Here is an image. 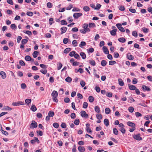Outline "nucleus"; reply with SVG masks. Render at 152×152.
I'll list each match as a JSON object with an SVG mask.
<instances>
[{"instance_id":"obj_1","label":"nucleus","mask_w":152,"mask_h":152,"mask_svg":"<svg viewBox=\"0 0 152 152\" xmlns=\"http://www.w3.org/2000/svg\"><path fill=\"white\" fill-rule=\"evenodd\" d=\"M37 126V124L34 121H32V123L31 124L30 128L31 129H33L34 128H36Z\"/></svg>"},{"instance_id":"obj_2","label":"nucleus","mask_w":152,"mask_h":152,"mask_svg":"<svg viewBox=\"0 0 152 152\" xmlns=\"http://www.w3.org/2000/svg\"><path fill=\"white\" fill-rule=\"evenodd\" d=\"M80 115L82 117L85 118H87L88 117V115L86 112L84 110L81 111L80 112Z\"/></svg>"},{"instance_id":"obj_3","label":"nucleus","mask_w":152,"mask_h":152,"mask_svg":"<svg viewBox=\"0 0 152 152\" xmlns=\"http://www.w3.org/2000/svg\"><path fill=\"white\" fill-rule=\"evenodd\" d=\"M116 26L121 32H125V29L122 27L120 23L117 24Z\"/></svg>"},{"instance_id":"obj_4","label":"nucleus","mask_w":152,"mask_h":152,"mask_svg":"<svg viewBox=\"0 0 152 152\" xmlns=\"http://www.w3.org/2000/svg\"><path fill=\"white\" fill-rule=\"evenodd\" d=\"M133 137L134 139L137 140H142V138L140 137V134H134L133 135Z\"/></svg>"},{"instance_id":"obj_5","label":"nucleus","mask_w":152,"mask_h":152,"mask_svg":"<svg viewBox=\"0 0 152 152\" xmlns=\"http://www.w3.org/2000/svg\"><path fill=\"white\" fill-rule=\"evenodd\" d=\"M142 89L144 92L145 91H149L151 90V89L150 88L145 85H142Z\"/></svg>"},{"instance_id":"obj_6","label":"nucleus","mask_w":152,"mask_h":152,"mask_svg":"<svg viewBox=\"0 0 152 152\" xmlns=\"http://www.w3.org/2000/svg\"><path fill=\"white\" fill-rule=\"evenodd\" d=\"M117 30L116 29H114L111 30L110 32L111 35L113 36H115L116 34V31Z\"/></svg>"},{"instance_id":"obj_7","label":"nucleus","mask_w":152,"mask_h":152,"mask_svg":"<svg viewBox=\"0 0 152 152\" xmlns=\"http://www.w3.org/2000/svg\"><path fill=\"white\" fill-rule=\"evenodd\" d=\"M102 49L104 53L106 54H109V51L108 49L106 46H103L102 48Z\"/></svg>"},{"instance_id":"obj_8","label":"nucleus","mask_w":152,"mask_h":152,"mask_svg":"<svg viewBox=\"0 0 152 152\" xmlns=\"http://www.w3.org/2000/svg\"><path fill=\"white\" fill-rule=\"evenodd\" d=\"M36 142H37L38 143H39V141L38 140V138L36 137H34V139L31 140V143L32 144H34Z\"/></svg>"},{"instance_id":"obj_9","label":"nucleus","mask_w":152,"mask_h":152,"mask_svg":"<svg viewBox=\"0 0 152 152\" xmlns=\"http://www.w3.org/2000/svg\"><path fill=\"white\" fill-rule=\"evenodd\" d=\"M127 58L130 60H132L134 59V57L132 55L130 54V53H128L126 55Z\"/></svg>"},{"instance_id":"obj_10","label":"nucleus","mask_w":152,"mask_h":152,"mask_svg":"<svg viewBox=\"0 0 152 152\" xmlns=\"http://www.w3.org/2000/svg\"><path fill=\"white\" fill-rule=\"evenodd\" d=\"M67 29V28L66 27H63L61 28V34H63V33H65Z\"/></svg>"},{"instance_id":"obj_11","label":"nucleus","mask_w":152,"mask_h":152,"mask_svg":"<svg viewBox=\"0 0 152 152\" xmlns=\"http://www.w3.org/2000/svg\"><path fill=\"white\" fill-rule=\"evenodd\" d=\"M127 124L128 126L130 127H133L135 126V124L130 121L127 122Z\"/></svg>"},{"instance_id":"obj_12","label":"nucleus","mask_w":152,"mask_h":152,"mask_svg":"<svg viewBox=\"0 0 152 152\" xmlns=\"http://www.w3.org/2000/svg\"><path fill=\"white\" fill-rule=\"evenodd\" d=\"M0 75L1 76L2 78L3 79H5L6 77L5 73L3 71L0 72Z\"/></svg>"},{"instance_id":"obj_13","label":"nucleus","mask_w":152,"mask_h":152,"mask_svg":"<svg viewBox=\"0 0 152 152\" xmlns=\"http://www.w3.org/2000/svg\"><path fill=\"white\" fill-rule=\"evenodd\" d=\"M129 88L130 90H134L136 89V86L133 85H130L129 84L128 85Z\"/></svg>"},{"instance_id":"obj_14","label":"nucleus","mask_w":152,"mask_h":152,"mask_svg":"<svg viewBox=\"0 0 152 152\" xmlns=\"http://www.w3.org/2000/svg\"><path fill=\"white\" fill-rule=\"evenodd\" d=\"M51 95L53 97H57L58 95L57 92L55 91H53L51 94Z\"/></svg>"},{"instance_id":"obj_15","label":"nucleus","mask_w":152,"mask_h":152,"mask_svg":"<svg viewBox=\"0 0 152 152\" xmlns=\"http://www.w3.org/2000/svg\"><path fill=\"white\" fill-rule=\"evenodd\" d=\"M78 149L80 152H84L85 150V148L83 146H79Z\"/></svg>"},{"instance_id":"obj_16","label":"nucleus","mask_w":152,"mask_h":152,"mask_svg":"<svg viewBox=\"0 0 152 152\" xmlns=\"http://www.w3.org/2000/svg\"><path fill=\"white\" fill-rule=\"evenodd\" d=\"M118 83L120 86H123L124 85V83L122 79L119 78L118 79Z\"/></svg>"},{"instance_id":"obj_17","label":"nucleus","mask_w":152,"mask_h":152,"mask_svg":"<svg viewBox=\"0 0 152 152\" xmlns=\"http://www.w3.org/2000/svg\"><path fill=\"white\" fill-rule=\"evenodd\" d=\"M118 40L121 42H125L126 40L124 37H121L118 39Z\"/></svg>"},{"instance_id":"obj_18","label":"nucleus","mask_w":152,"mask_h":152,"mask_svg":"<svg viewBox=\"0 0 152 152\" xmlns=\"http://www.w3.org/2000/svg\"><path fill=\"white\" fill-rule=\"evenodd\" d=\"M104 123L106 126H109V121L107 119H105L104 121Z\"/></svg>"},{"instance_id":"obj_19","label":"nucleus","mask_w":152,"mask_h":152,"mask_svg":"<svg viewBox=\"0 0 152 152\" xmlns=\"http://www.w3.org/2000/svg\"><path fill=\"white\" fill-rule=\"evenodd\" d=\"M94 110L95 111L96 113H99L100 112V108L99 107L97 106L95 107Z\"/></svg>"},{"instance_id":"obj_20","label":"nucleus","mask_w":152,"mask_h":152,"mask_svg":"<svg viewBox=\"0 0 152 152\" xmlns=\"http://www.w3.org/2000/svg\"><path fill=\"white\" fill-rule=\"evenodd\" d=\"M88 25L89 28H94L96 27L95 24L93 23H89Z\"/></svg>"},{"instance_id":"obj_21","label":"nucleus","mask_w":152,"mask_h":152,"mask_svg":"<svg viewBox=\"0 0 152 152\" xmlns=\"http://www.w3.org/2000/svg\"><path fill=\"white\" fill-rule=\"evenodd\" d=\"M39 54V52L37 51H34L32 54L34 58H36Z\"/></svg>"},{"instance_id":"obj_22","label":"nucleus","mask_w":152,"mask_h":152,"mask_svg":"<svg viewBox=\"0 0 152 152\" xmlns=\"http://www.w3.org/2000/svg\"><path fill=\"white\" fill-rule=\"evenodd\" d=\"M80 55L81 56L82 58L83 59H85L86 58V55L85 53L83 52H81L80 53Z\"/></svg>"},{"instance_id":"obj_23","label":"nucleus","mask_w":152,"mask_h":152,"mask_svg":"<svg viewBox=\"0 0 152 152\" xmlns=\"http://www.w3.org/2000/svg\"><path fill=\"white\" fill-rule=\"evenodd\" d=\"M75 51H72L69 54V55L71 57L74 56V57L76 58V55L75 54Z\"/></svg>"},{"instance_id":"obj_24","label":"nucleus","mask_w":152,"mask_h":152,"mask_svg":"<svg viewBox=\"0 0 152 152\" xmlns=\"http://www.w3.org/2000/svg\"><path fill=\"white\" fill-rule=\"evenodd\" d=\"M30 109L33 112H35L37 110L35 106L34 105H32L31 106Z\"/></svg>"},{"instance_id":"obj_25","label":"nucleus","mask_w":152,"mask_h":152,"mask_svg":"<svg viewBox=\"0 0 152 152\" xmlns=\"http://www.w3.org/2000/svg\"><path fill=\"white\" fill-rule=\"evenodd\" d=\"M86 42L84 41L81 42L80 44L79 45V46L81 48H82L83 46H86Z\"/></svg>"},{"instance_id":"obj_26","label":"nucleus","mask_w":152,"mask_h":152,"mask_svg":"<svg viewBox=\"0 0 152 152\" xmlns=\"http://www.w3.org/2000/svg\"><path fill=\"white\" fill-rule=\"evenodd\" d=\"M101 64L102 66H104L106 65L107 62L105 60H102L101 61Z\"/></svg>"},{"instance_id":"obj_27","label":"nucleus","mask_w":152,"mask_h":152,"mask_svg":"<svg viewBox=\"0 0 152 152\" xmlns=\"http://www.w3.org/2000/svg\"><path fill=\"white\" fill-rule=\"evenodd\" d=\"M96 117L97 119L100 120L102 118V116L101 114L99 113L96 115Z\"/></svg>"},{"instance_id":"obj_28","label":"nucleus","mask_w":152,"mask_h":152,"mask_svg":"<svg viewBox=\"0 0 152 152\" xmlns=\"http://www.w3.org/2000/svg\"><path fill=\"white\" fill-rule=\"evenodd\" d=\"M89 63L93 66H94L96 65V63L94 60H89Z\"/></svg>"},{"instance_id":"obj_29","label":"nucleus","mask_w":152,"mask_h":152,"mask_svg":"<svg viewBox=\"0 0 152 152\" xmlns=\"http://www.w3.org/2000/svg\"><path fill=\"white\" fill-rule=\"evenodd\" d=\"M71 50V49L70 48H68L65 49L64 51V52L65 53H67Z\"/></svg>"},{"instance_id":"obj_30","label":"nucleus","mask_w":152,"mask_h":152,"mask_svg":"<svg viewBox=\"0 0 152 152\" xmlns=\"http://www.w3.org/2000/svg\"><path fill=\"white\" fill-rule=\"evenodd\" d=\"M110 112H111V110H110V109L108 107H107L105 108V113L106 114H109V113H110Z\"/></svg>"},{"instance_id":"obj_31","label":"nucleus","mask_w":152,"mask_h":152,"mask_svg":"<svg viewBox=\"0 0 152 152\" xmlns=\"http://www.w3.org/2000/svg\"><path fill=\"white\" fill-rule=\"evenodd\" d=\"M69 125L71 128H73L75 125H76V119L74 121V124L72 123H70L69 122Z\"/></svg>"},{"instance_id":"obj_32","label":"nucleus","mask_w":152,"mask_h":152,"mask_svg":"<svg viewBox=\"0 0 152 152\" xmlns=\"http://www.w3.org/2000/svg\"><path fill=\"white\" fill-rule=\"evenodd\" d=\"M75 60L73 58L70 59V62L72 63L73 66H76V61H74Z\"/></svg>"},{"instance_id":"obj_33","label":"nucleus","mask_w":152,"mask_h":152,"mask_svg":"<svg viewBox=\"0 0 152 152\" xmlns=\"http://www.w3.org/2000/svg\"><path fill=\"white\" fill-rule=\"evenodd\" d=\"M142 30L145 33H147L148 32L149 29L145 27H143L142 28Z\"/></svg>"},{"instance_id":"obj_34","label":"nucleus","mask_w":152,"mask_h":152,"mask_svg":"<svg viewBox=\"0 0 152 152\" xmlns=\"http://www.w3.org/2000/svg\"><path fill=\"white\" fill-rule=\"evenodd\" d=\"M101 5L99 4H96L95 9L98 10L100 8Z\"/></svg>"},{"instance_id":"obj_35","label":"nucleus","mask_w":152,"mask_h":152,"mask_svg":"<svg viewBox=\"0 0 152 152\" xmlns=\"http://www.w3.org/2000/svg\"><path fill=\"white\" fill-rule=\"evenodd\" d=\"M87 50L88 53H92L94 51V50L93 48H90L87 49Z\"/></svg>"},{"instance_id":"obj_36","label":"nucleus","mask_w":152,"mask_h":152,"mask_svg":"<svg viewBox=\"0 0 152 152\" xmlns=\"http://www.w3.org/2000/svg\"><path fill=\"white\" fill-rule=\"evenodd\" d=\"M4 109L5 110H12V108L8 106H4Z\"/></svg>"},{"instance_id":"obj_37","label":"nucleus","mask_w":152,"mask_h":152,"mask_svg":"<svg viewBox=\"0 0 152 152\" xmlns=\"http://www.w3.org/2000/svg\"><path fill=\"white\" fill-rule=\"evenodd\" d=\"M25 59L26 61H30L31 60V57L28 56H26L25 57Z\"/></svg>"},{"instance_id":"obj_38","label":"nucleus","mask_w":152,"mask_h":152,"mask_svg":"<svg viewBox=\"0 0 152 152\" xmlns=\"http://www.w3.org/2000/svg\"><path fill=\"white\" fill-rule=\"evenodd\" d=\"M83 10L86 12H88L90 10L89 7L87 6H85L83 7Z\"/></svg>"},{"instance_id":"obj_39","label":"nucleus","mask_w":152,"mask_h":152,"mask_svg":"<svg viewBox=\"0 0 152 152\" xmlns=\"http://www.w3.org/2000/svg\"><path fill=\"white\" fill-rule=\"evenodd\" d=\"M48 115L50 117H52L54 115V113L53 112L50 111L49 112Z\"/></svg>"},{"instance_id":"obj_40","label":"nucleus","mask_w":152,"mask_h":152,"mask_svg":"<svg viewBox=\"0 0 152 152\" xmlns=\"http://www.w3.org/2000/svg\"><path fill=\"white\" fill-rule=\"evenodd\" d=\"M113 133L115 135H117L118 134V131L116 128H114L113 129Z\"/></svg>"},{"instance_id":"obj_41","label":"nucleus","mask_w":152,"mask_h":152,"mask_svg":"<svg viewBox=\"0 0 152 152\" xmlns=\"http://www.w3.org/2000/svg\"><path fill=\"white\" fill-rule=\"evenodd\" d=\"M88 104L86 102H84L83 104V108L86 109L88 107Z\"/></svg>"},{"instance_id":"obj_42","label":"nucleus","mask_w":152,"mask_h":152,"mask_svg":"<svg viewBox=\"0 0 152 152\" xmlns=\"http://www.w3.org/2000/svg\"><path fill=\"white\" fill-rule=\"evenodd\" d=\"M88 100L90 102H93L94 100V97L91 96H89L88 97Z\"/></svg>"},{"instance_id":"obj_43","label":"nucleus","mask_w":152,"mask_h":152,"mask_svg":"<svg viewBox=\"0 0 152 152\" xmlns=\"http://www.w3.org/2000/svg\"><path fill=\"white\" fill-rule=\"evenodd\" d=\"M128 110L130 112L132 113L134 111V108L132 107H130L128 108Z\"/></svg>"},{"instance_id":"obj_44","label":"nucleus","mask_w":152,"mask_h":152,"mask_svg":"<svg viewBox=\"0 0 152 152\" xmlns=\"http://www.w3.org/2000/svg\"><path fill=\"white\" fill-rule=\"evenodd\" d=\"M116 63V62L115 61H109V65H112Z\"/></svg>"},{"instance_id":"obj_45","label":"nucleus","mask_w":152,"mask_h":152,"mask_svg":"<svg viewBox=\"0 0 152 152\" xmlns=\"http://www.w3.org/2000/svg\"><path fill=\"white\" fill-rule=\"evenodd\" d=\"M53 126L55 128H57L58 127L59 125L57 123L55 122L53 124Z\"/></svg>"},{"instance_id":"obj_46","label":"nucleus","mask_w":152,"mask_h":152,"mask_svg":"<svg viewBox=\"0 0 152 152\" xmlns=\"http://www.w3.org/2000/svg\"><path fill=\"white\" fill-rule=\"evenodd\" d=\"M119 130L123 134L126 132V130L124 127H121L120 129Z\"/></svg>"},{"instance_id":"obj_47","label":"nucleus","mask_w":152,"mask_h":152,"mask_svg":"<svg viewBox=\"0 0 152 152\" xmlns=\"http://www.w3.org/2000/svg\"><path fill=\"white\" fill-rule=\"evenodd\" d=\"M28 42V40L26 39H23L21 41V43L22 44L24 45L26 44Z\"/></svg>"},{"instance_id":"obj_48","label":"nucleus","mask_w":152,"mask_h":152,"mask_svg":"<svg viewBox=\"0 0 152 152\" xmlns=\"http://www.w3.org/2000/svg\"><path fill=\"white\" fill-rule=\"evenodd\" d=\"M57 69L58 70H60L62 67V64L61 63H59L57 64Z\"/></svg>"},{"instance_id":"obj_49","label":"nucleus","mask_w":152,"mask_h":152,"mask_svg":"<svg viewBox=\"0 0 152 152\" xmlns=\"http://www.w3.org/2000/svg\"><path fill=\"white\" fill-rule=\"evenodd\" d=\"M132 7H131L129 9V11L132 13H135L136 12V11L135 9H132Z\"/></svg>"},{"instance_id":"obj_50","label":"nucleus","mask_w":152,"mask_h":152,"mask_svg":"<svg viewBox=\"0 0 152 152\" xmlns=\"http://www.w3.org/2000/svg\"><path fill=\"white\" fill-rule=\"evenodd\" d=\"M47 7L49 8H50L52 7V4L50 2H48L47 4Z\"/></svg>"},{"instance_id":"obj_51","label":"nucleus","mask_w":152,"mask_h":152,"mask_svg":"<svg viewBox=\"0 0 152 152\" xmlns=\"http://www.w3.org/2000/svg\"><path fill=\"white\" fill-rule=\"evenodd\" d=\"M31 99H26L25 100V102L28 105L29 104L31 103Z\"/></svg>"},{"instance_id":"obj_52","label":"nucleus","mask_w":152,"mask_h":152,"mask_svg":"<svg viewBox=\"0 0 152 152\" xmlns=\"http://www.w3.org/2000/svg\"><path fill=\"white\" fill-rule=\"evenodd\" d=\"M132 35L135 37H137V33L136 31H134L132 32Z\"/></svg>"},{"instance_id":"obj_53","label":"nucleus","mask_w":152,"mask_h":152,"mask_svg":"<svg viewBox=\"0 0 152 152\" xmlns=\"http://www.w3.org/2000/svg\"><path fill=\"white\" fill-rule=\"evenodd\" d=\"M119 53L117 52H115L114 53V57L115 58H118L119 57Z\"/></svg>"},{"instance_id":"obj_54","label":"nucleus","mask_w":152,"mask_h":152,"mask_svg":"<svg viewBox=\"0 0 152 152\" xmlns=\"http://www.w3.org/2000/svg\"><path fill=\"white\" fill-rule=\"evenodd\" d=\"M132 82L133 84H135L137 83V79L135 78H133Z\"/></svg>"},{"instance_id":"obj_55","label":"nucleus","mask_w":152,"mask_h":152,"mask_svg":"<svg viewBox=\"0 0 152 152\" xmlns=\"http://www.w3.org/2000/svg\"><path fill=\"white\" fill-rule=\"evenodd\" d=\"M80 84L82 87H83L85 85L86 83L84 81L82 80L80 82Z\"/></svg>"},{"instance_id":"obj_56","label":"nucleus","mask_w":152,"mask_h":152,"mask_svg":"<svg viewBox=\"0 0 152 152\" xmlns=\"http://www.w3.org/2000/svg\"><path fill=\"white\" fill-rule=\"evenodd\" d=\"M135 115L136 117H141L142 116V115L138 112H136L135 113Z\"/></svg>"},{"instance_id":"obj_57","label":"nucleus","mask_w":152,"mask_h":152,"mask_svg":"<svg viewBox=\"0 0 152 152\" xmlns=\"http://www.w3.org/2000/svg\"><path fill=\"white\" fill-rule=\"evenodd\" d=\"M64 102L66 103H68L70 101V99L68 97H66L64 99Z\"/></svg>"},{"instance_id":"obj_58","label":"nucleus","mask_w":152,"mask_h":152,"mask_svg":"<svg viewBox=\"0 0 152 152\" xmlns=\"http://www.w3.org/2000/svg\"><path fill=\"white\" fill-rule=\"evenodd\" d=\"M65 80L66 82H69L71 81H72V79H71V78L70 77H67L66 78Z\"/></svg>"},{"instance_id":"obj_59","label":"nucleus","mask_w":152,"mask_h":152,"mask_svg":"<svg viewBox=\"0 0 152 152\" xmlns=\"http://www.w3.org/2000/svg\"><path fill=\"white\" fill-rule=\"evenodd\" d=\"M118 8L119 10L121 11H124L125 10L124 7L123 6L119 7Z\"/></svg>"},{"instance_id":"obj_60","label":"nucleus","mask_w":152,"mask_h":152,"mask_svg":"<svg viewBox=\"0 0 152 152\" xmlns=\"http://www.w3.org/2000/svg\"><path fill=\"white\" fill-rule=\"evenodd\" d=\"M61 24L62 25H67V24L66 21L64 20H62L61 21Z\"/></svg>"},{"instance_id":"obj_61","label":"nucleus","mask_w":152,"mask_h":152,"mask_svg":"<svg viewBox=\"0 0 152 152\" xmlns=\"http://www.w3.org/2000/svg\"><path fill=\"white\" fill-rule=\"evenodd\" d=\"M22 39V37L19 36H18L17 37V42L18 43H20V40Z\"/></svg>"},{"instance_id":"obj_62","label":"nucleus","mask_w":152,"mask_h":152,"mask_svg":"<svg viewBox=\"0 0 152 152\" xmlns=\"http://www.w3.org/2000/svg\"><path fill=\"white\" fill-rule=\"evenodd\" d=\"M26 14L29 16H32L33 15V13L31 12H27Z\"/></svg>"},{"instance_id":"obj_63","label":"nucleus","mask_w":152,"mask_h":152,"mask_svg":"<svg viewBox=\"0 0 152 152\" xmlns=\"http://www.w3.org/2000/svg\"><path fill=\"white\" fill-rule=\"evenodd\" d=\"M68 39L67 38H64L63 40V42L64 44H66L68 41Z\"/></svg>"},{"instance_id":"obj_64","label":"nucleus","mask_w":152,"mask_h":152,"mask_svg":"<svg viewBox=\"0 0 152 152\" xmlns=\"http://www.w3.org/2000/svg\"><path fill=\"white\" fill-rule=\"evenodd\" d=\"M26 85L25 83H23L21 85V88L23 89H24L26 87Z\"/></svg>"}]
</instances>
